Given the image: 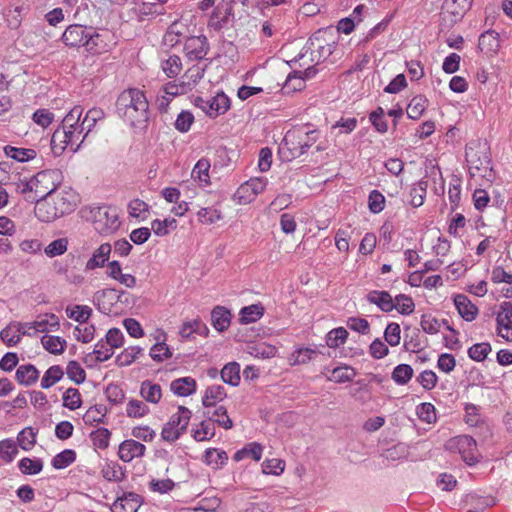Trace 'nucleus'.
Segmentation results:
<instances>
[{
    "label": "nucleus",
    "instance_id": "obj_1",
    "mask_svg": "<svg viewBox=\"0 0 512 512\" xmlns=\"http://www.w3.org/2000/svg\"><path fill=\"white\" fill-rule=\"evenodd\" d=\"M116 112L135 128H146L149 121V103L143 91L130 88L121 92L116 100Z\"/></svg>",
    "mask_w": 512,
    "mask_h": 512
},
{
    "label": "nucleus",
    "instance_id": "obj_2",
    "mask_svg": "<svg viewBox=\"0 0 512 512\" xmlns=\"http://www.w3.org/2000/svg\"><path fill=\"white\" fill-rule=\"evenodd\" d=\"M62 173L58 169H47L33 176L35 183V197L33 201H42L50 197L62 182Z\"/></svg>",
    "mask_w": 512,
    "mask_h": 512
},
{
    "label": "nucleus",
    "instance_id": "obj_3",
    "mask_svg": "<svg viewBox=\"0 0 512 512\" xmlns=\"http://www.w3.org/2000/svg\"><path fill=\"white\" fill-rule=\"evenodd\" d=\"M466 160L472 176L476 175V173L472 172L474 170L487 180H491L494 177L491 157L487 147L479 146L476 150L472 148L466 150Z\"/></svg>",
    "mask_w": 512,
    "mask_h": 512
},
{
    "label": "nucleus",
    "instance_id": "obj_4",
    "mask_svg": "<svg viewBox=\"0 0 512 512\" xmlns=\"http://www.w3.org/2000/svg\"><path fill=\"white\" fill-rule=\"evenodd\" d=\"M95 230L104 235L114 233L120 226L116 208L100 206L91 210Z\"/></svg>",
    "mask_w": 512,
    "mask_h": 512
},
{
    "label": "nucleus",
    "instance_id": "obj_5",
    "mask_svg": "<svg viewBox=\"0 0 512 512\" xmlns=\"http://www.w3.org/2000/svg\"><path fill=\"white\" fill-rule=\"evenodd\" d=\"M301 137L303 136L296 127L286 132L279 145V155L282 160L292 161L306 153L304 148H302Z\"/></svg>",
    "mask_w": 512,
    "mask_h": 512
},
{
    "label": "nucleus",
    "instance_id": "obj_6",
    "mask_svg": "<svg viewBox=\"0 0 512 512\" xmlns=\"http://www.w3.org/2000/svg\"><path fill=\"white\" fill-rule=\"evenodd\" d=\"M325 34L326 31L318 30L307 42L308 49L311 51V60L315 61L317 64L325 61L336 48L334 41L331 43L326 42L323 37Z\"/></svg>",
    "mask_w": 512,
    "mask_h": 512
},
{
    "label": "nucleus",
    "instance_id": "obj_7",
    "mask_svg": "<svg viewBox=\"0 0 512 512\" xmlns=\"http://www.w3.org/2000/svg\"><path fill=\"white\" fill-rule=\"evenodd\" d=\"M473 0H444L442 5L443 21L449 26L456 24L470 10Z\"/></svg>",
    "mask_w": 512,
    "mask_h": 512
},
{
    "label": "nucleus",
    "instance_id": "obj_8",
    "mask_svg": "<svg viewBox=\"0 0 512 512\" xmlns=\"http://www.w3.org/2000/svg\"><path fill=\"white\" fill-rule=\"evenodd\" d=\"M210 50L208 39L204 35L188 37L184 44L186 57L190 61H200Z\"/></svg>",
    "mask_w": 512,
    "mask_h": 512
},
{
    "label": "nucleus",
    "instance_id": "obj_9",
    "mask_svg": "<svg viewBox=\"0 0 512 512\" xmlns=\"http://www.w3.org/2000/svg\"><path fill=\"white\" fill-rule=\"evenodd\" d=\"M75 130H70L64 127L57 128L51 137V150L55 156H60L67 147L73 151L75 148L76 139Z\"/></svg>",
    "mask_w": 512,
    "mask_h": 512
},
{
    "label": "nucleus",
    "instance_id": "obj_10",
    "mask_svg": "<svg viewBox=\"0 0 512 512\" xmlns=\"http://www.w3.org/2000/svg\"><path fill=\"white\" fill-rule=\"evenodd\" d=\"M454 442L466 464L473 466L479 462L477 443L472 436L460 435L455 438Z\"/></svg>",
    "mask_w": 512,
    "mask_h": 512
},
{
    "label": "nucleus",
    "instance_id": "obj_11",
    "mask_svg": "<svg viewBox=\"0 0 512 512\" xmlns=\"http://www.w3.org/2000/svg\"><path fill=\"white\" fill-rule=\"evenodd\" d=\"M143 503V497L134 492H124L114 501L112 512H137Z\"/></svg>",
    "mask_w": 512,
    "mask_h": 512
},
{
    "label": "nucleus",
    "instance_id": "obj_12",
    "mask_svg": "<svg viewBox=\"0 0 512 512\" xmlns=\"http://www.w3.org/2000/svg\"><path fill=\"white\" fill-rule=\"evenodd\" d=\"M146 452V446L134 439H127L120 443L118 449L119 458L126 463L134 458L143 457Z\"/></svg>",
    "mask_w": 512,
    "mask_h": 512
},
{
    "label": "nucleus",
    "instance_id": "obj_13",
    "mask_svg": "<svg viewBox=\"0 0 512 512\" xmlns=\"http://www.w3.org/2000/svg\"><path fill=\"white\" fill-rule=\"evenodd\" d=\"M87 28L78 24L68 26L62 34V41L69 47L84 46V41L87 38Z\"/></svg>",
    "mask_w": 512,
    "mask_h": 512
},
{
    "label": "nucleus",
    "instance_id": "obj_14",
    "mask_svg": "<svg viewBox=\"0 0 512 512\" xmlns=\"http://www.w3.org/2000/svg\"><path fill=\"white\" fill-rule=\"evenodd\" d=\"M119 298L115 289H103L94 294L93 303L100 312L109 314L112 303L118 301Z\"/></svg>",
    "mask_w": 512,
    "mask_h": 512
},
{
    "label": "nucleus",
    "instance_id": "obj_15",
    "mask_svg": "<svg viewBox=\"0 0 512 512\" xmlns=\"http://www.w3.org/2000/svg\"><path fill=\"white\" fill-rule=\"evenodd\" d=\"M33 328L35 332L55 331L59 329V320L55 314H46V319L37 320L31 323L19 322L15 325L17 331L24 327Z\"/></svg>",
    "mask_w": 512,
    "mask_h": 512
},
{
    "label": "nucleus",
    "instance_id": "obj_16",
    "mask_svg": "<svg viewBox=\"0 0 512 512\" xmlns=\"http://www.w3.org/2000/svg\"><path fill=\"white\" fill-rule=\"evenodd\" d=\"M232 315L224 306H215L211 311V324L218 332L226 331L231 323Z\"/></svg>",
    "mask_w": 512,
    "mask_h": 512
},
{
    "label": "nucleus",
    "instance_id": "obj_17",
    "mask_svg": "<svg viewBox=\"0 0 512 512\" xmlns=\"http://www.w3.org/2000/svg\"><path fill=\"white\" fill-rule=\"evenodd\" d=\"M207 102L206 115L211 118L224 114L230 107V100L223 92H219L214 97L207 99Z\"/></svg>",
    "mask_w": 512,
    "mask_h": 512
},
{
    "label": "nucleus",
    "instance_id": "obj_18",
    "mask_svg": "<svg viewBox=\"0 0 512 512\" xmlns=\"http://www.w3.org/2000/svg\"><path fill=\"white\" fill-rule=\"evenodd\" d=\"M112 246L109 243L101 244L92 254L91 258L87 261L85 269L95 270L102 268L108 262Z\"/></svg>",
    "mask_w": 512,
    "mask_h": 512
},
{
    "label": "nucleus",
    "instance_id": "obj_19",
    "mask_svg": "<svg viewBox=\"0 0 512 512\" xmlns=\"http://www.w3.org/2000/svg\"><path fill=\"white\" fill-rule=\"evenodd\" d=\"M170 390L177 396L187 397L196 392L197 383L190 376L177 378L171 382Z\"/></svg>",
    "mask_w": 512,
    "mask_h": 512
},
{
    "label": "nucleus",
    "instance_id": "obj_20",
    "mask_svg": "<svg viewBox=\"0 0 512 512\" xmlns=\"http://www.w3.org/2000/svg\"><path fill=\"white\" fill-rule=\"evenodd\" d=\"M455 307L465 321H473L478 313L477 307L464 294H458L454 298Z\"/></svg>",
    "mask_w": 512,
    "mask_h": 512
},
{
    "label": "nucleus",
    "instance_id": "obj_21",
    "mask_svg": "<svg viewBox=\"0 0 512 512\" xmlns=\"http://www.w3.org/2000/svg\"><path fill=\"white\" fill-rule=\"evenodd\" d=\"M366 299L383 312H391L395 308L392 296L387 291L373 290L367 294Z\"/></svg>",
    "mask_w": 512,
    "mask_h": 512
},
{
    "label": "nucleus",
    "instance_id": "obj_22",
    "mask_svg": "<svg viewBox=\"0 0 512 512\" xmlns=\"http://www.w3.org/2000/svg\"><path fill=\"white\" fill-rule=\"evenodd\" d=\"M17 382L26 387L35 384L39 378V370L33 364L20 365L15 373Z\"/></svg>",
    "mask_w": 512,
    "mask_h": 512
},
{
    "label": "nucleus",
    "instance_id": "obj_23",
    "mask_svg": "<svg viewBox=\"0 0 512 512\" xmlns=\"http://www.w3.org/2000/svg\"><path fill=\"white\" fill-rule=\"evenodd\" d=\"M226 396L225 388L222 385L208 386L202 398V405L206 409L213 408L216 406L217 402H221Z\"/></svg>",
    "mask_w": 512,
    "mask_h": 512
},
{
    "label": "nucleus",
    "instance_id": "obj_24",
    "mask_svg": "<svg viewBox=\"0 0 512 512\" xmlns=\"http://www.w3.org/2000/svg\"><path fill=\"white\" fill-rule=\"evenodd\" d=\"M213 408V411L207 409L204 412V416L207 417L209 421L216 423L224 429H231L233 427V422L228 416L227 409L224 406H215Z\"/></svg>",
    "mask_w": 512,
    "mask_h": 512
},
{
    "label": "nucleus",
    "instance_id": "obj_25",
    "mask_svg": "<svg viewBox=\"0 0 512 512\" xmlns=\"http://www.w3.org/2000/svg\"><path fill=\"white\" fill-rule=\"evenodd\" d=\"M264 311L265 308L261 303L245 306L239 312V321L242 324L254 323L262 318Z\"/></svg>",
    "mask_w": 512,
    "mask_h": 512
},
{
    "label": "nucleus",
    "instance_id": "obj_26",
    "mask_svg": "<svg viewBox=\"0 0 512 512\" xmlns=\"http://www.w3.org/2000/svg\"><path fill=\"white\" fill-rule=\"evenodd\" d=\"M210 161L206 158H201L195 164L191 176L195 181H198L200 186L206 187L210 184Z\"/></svg>",
    "mask_w": 512,
    "mask_h": 512
},
{
    "label": "nucleus",
    "instance_id": "obj_27",
    "mask_svg": "<svg viewBox=\"0 0 512 512\" xmlns=\"http://www.w3.org/2000/svg\"><path fill=\"white\" fill-rule=\"evenodd\" d=\"M478 48L485 53L496 52L499 48V34L494 30H487L479 37Z\"/></svg>",
    "mask_w": 512,
    "mask_h": 512
},
{
    "label": "nucleus",
    "instance_id": "obj_28",
    "mask_svg": "<svg viewBox=\"0 0 512 512\" xmlns=\"http://www.w3.org/2000/svg\"><path fill=\"white\" fill-rule=\"evenodd\" d=\"M140 395L147 402L152 404H157L161 400L162 397V389L159 384L152 383L149 380H145L141 383L140 386Z\"/></svg>",
    "mask_w": 512,
    "mask_h": 512
},
{
    "label": "nucleus",
    "instance_id": "obj_29",
    "mask_svg": "<svg viewBox=\"0 0 512 512\" xmlns=\"http://www.w3.org/2000/svg\"><path fill=\"white\" fill-rule=\"evenodd\" d=\"M58 210L54 206V204H50L47 199L37 202L35 208V214L37 218L42 222H51L55 219L62 217L58 214Z\"/></svg>",
    "mask_w": 512,
    "mask_h": 512
},
{
    "label": "nucleus",
    "instance_id": "obj_30",
    "mask_svg": "<svg viewBox=\"0 0 512 512\" xmlns=\"http://www.w3.org/2000/svg\"><path fill=\"white\" fill-rule=\"evenodd\" d=\"M263 447L258 442H251L245 445L242 449L236 451L233 456L235 461H241L245 458H252L255 461H259L262 457Z\"/></svg>",
    "mask_w": 512,
    "mask_h": 512
},
{
    "label": "nucleus",
    "instance_id": "obj_31",
    "mask_svg": "<svg viewBox=\"0 0 512 512\" xmlns=\"http://www.w3.org/2000/svg\"><path fill=\"white\" fill-rule=\"evenodd\" d=\"M125 468L120 466L117 462H107L101 469L102 476L110 482H121L124 480Z\"/></svg>",
    "mask_w": 512,
    "mask_h": 512
},
{
    "label": "nucleus",
    "instance_id": "obj_32",
    "mask_svg": "<svg viewBox=\"0 0 512 512\" xmlns=\"http://www.w3.org/2000/svg\"><path fill=\"white\" fill-rule=\"evenodd\" d=\"M4 153L7 157H10L21 163L33 160L37 155L34 149L18 148L10 145L4 147Z\"/></svg>",
    "mask_w": 512,
    "mask_h": 512
},
{
    "label": "nucleus",
    "instance_id": "obj_33",
    "mask_svg": "<svg viewBox=\"0 0 512 512\" xmlns=\"http://www.w3.org/2000/svg\"><path fill=\"white\" fill-rule=\"evenodd\" d=\"M267 185V179L263 177H257V178H251L246 183L242 184L237 192L236 195L239 197V199L243 198L242 193H246L249 190H251L252 195L255 197L256 195L260 194L264 191L265 187Z\"/></svg>",
    "mask_w": 512,
    "mask_h": 512
},
{
    "label": "nucleus",
    "instance_id": "obj_34",
    "mask_svg": "<svg viewBox=\"0 0 512 512\" xmlns=\"http://www.w3.org/2000/svg\"><path fill=\"white\" fill-rule=\"evenodd\" d=\"M221 378L224 383L231 386H238L240 383V365L237 362L226 364L221 370Z\"/></svg>",
    "mask_w": 512,
    "mask_h": 512
},
{
    "label": "nucleus",
    "instance_id": "obj_35",
    "mask_svg": "<svg viewBox=\"0 0 512 512\" xmlns=\"http://www.w3.org/2000/svg\"><path fill=\"white\" fill-rule=\"evenodd\" d=\"M428 99L423 95L414 96L407 107V115L413 120L419 119L427 108Z\"/></svg>",
    "mask_w": 512,
    "mask_h": 512
},
{
    "label": "nucleus",
    "instance_id": "obj_36",
    "mask_svg": "<svg viewBox=\"0 0 512 512\" xmlns=\"http://www.w3.org/2000/svg\"><path fill=\"white\" fill-rule=\"evenodd\" d=\"M305 88V77L302 76V71H293L288 74L286 81L283 85L284 93H294L301 91Z\"/></svg>",
    "mask_w": 512,
    "mask_h": 512
},
{
    "label": "nucleus",
    "instance_id": "obj_37",
    "mask_svg": "<svg viewBox=\"0 0 512 512\" xmlns=\"http://www.w3.org/2000/svg\"><path fill=\"white\" fill-rule=\"evenodd\" d=\"M44 349L54 355L62 354L66 347V340L59 336L44 335L41 338Z\"/></svg>",
    "mask_w": 512,
    "mask_h": 512
},
{
    "label": "nucleus",
    "instance_id": "obj_38",
    "mask_svg": "<svg viewBox=\"0 0 512 512\" xmlns=\"http://www.w3.org/2000/svg\"><path fill=\"white\" fill-rule=\"evenodd\" d=\"M203 459L206 464L219 468L228 461V455L224 450L208 448L204 453Z\"/></svg>",
    "mask_w": 512,
    "mask_h": 512
},
{
    "label": "nucleus",
    "instance_id": "obj_39",
    "mask_svg": "<svg viewBox=\"0 0 512 512\" xmlns=\"http://www.w3.org/2000/svg\"><path fill=\"white\" fill-rule=\"evenodd\" d=\"M191 415L192 412L187 407L179 406L178 413L172 415L168 422L170 425L174 426L176 429L178 428L184 433L189 424Z\"/></svg>",
    "mask_w": 512,
    "mask_h": 512
},
{
    "label": "nucleus",
    "instance_id": "obj_40",
    "mask_svg": "<svg viewBox=\"0 0 512 512\" xmlns=\"http://www.w3.org/2000/svg\"><path fill=\"white\" fill-rule=\"evenodd\" d=\"M183 34L184 32L182 25L175 21L168 27L166 33L164 34L163 43L166 46L172 48L181 42Z\"/></svg>",
    "mask_w": 512,
    "mask_h": 512
},
{
    "label": "nucleus",
    "instance_id": "obj_41",
    "mask_svg": "<svg viewBox=\"0 0 512 512\" xmlns=\"http://www.w3.org/2000/svg\"><path fill=\"white\" fill-rule=\"evenodd\" d=\"M428 187L427 180L418 181L410 190V204L417 208L423 205Z\"/></svg>",
    "mask_w": 512,
    "mask_h": 512
},
{
    "label": "nucleus",
    "instance_id": "obj_42",
    "mask_svg": "<svg viewBox=\"0 0 512 512\" xmlns=\"http://www.w3.org/2000/svg\"><path fill=\"white\" fill-rule=\"evenodd\" d=\"M413 375L414 370L409 364H399L393 369L391 378L398 385H406Z\"/></svg>",
    "mask_w": 512,
    "mask_h": 512
},
{
    "label": "nucleus",
    "instance_id": "obj_43",
    "mask_svg": "<svg viewBox=\"0 0 512 512\" xmlns=\"http://www.w3.org/2000/svg\"><path fill=\"white\" fill-rule=\"evenodd\" d=\"M64 375V371L60 365H53L49 367L41 379V387L48 389L55 383L59 382Z\"/></svg>",
    "mask_w": 512,
    "mask_h": 512
},
{
    "label": "nucleus",
    "instance_id": "obj_44",
    "mask_svg": "<svg viewBox=\"0 0 512 512\" xmlns=\"http://www.w3.org/2000/svg\"><path fill=\"white\" fill-rule=\"evenodd\" d=\"M106 414L107 408L102 404H97L87 410L83 419L84 422L89 425H93L94 423H105Z\"/></svg>",
    "mask_w": 512,
    "mask_h": 512
},
{
    "label": "nucleus",
    "instance_id": "obj_45",
    "mask_svg": "<svg viewBox=\"0 0 512 512\" xmlns=\"http://www.w3.org/2000/svg\"><path fill=\"white\" fill-rule=\"evenodd\" d=\"M18 468L25 475H35L42 471L43 461L24 457L18 462Z\"/></svg>",
    "mask_w": 512,
    "mask_h": 512
},
{
    "label": "nucleus",
    "instance_id": "obj_46",
    "mask_svg": "<svg viewBox=\"0 0 512 512\" xmlns=\"http://www.w3.org/2000/svg\"><path fill=\"white\" fill-rule=\"evenodd\" d=\"M76 460V452L72 449H65L55 455L51 461L52 466L57 469H64Z\"/></svg>",
    "mask_w": 512,
    "mask_h": 512
},
{
    "label": "nucleus",
    "instance_id": "obj_47",
    "mask_svg": "<svg viewBox=\"0 0 512 512\" xmlns=\"http://www.w3.org/2000/svg\"><path fill=\"white\" fill-rule=\"evenodd\" d=\"M105 117V113L101 108H91L87 111L83 123L84 127H87V132H85V135L82 137V140H84L87 135L93 130L96 123L100 120H103Z\"/></svg>",
    "mask_w": 512,
    "mask_h": 512
},
{
    "label": "nucleus",
    "instance_id": "obj_48",
    "mask_svg": "<svg viewBox=\"0 0 512 512\" xmlns=\"http://www.w3.org/2000/svg\"><path fill=\"white\" fill-rule=\"evenodd\" d=\"M150 412L149 407L140 400L131 399L126 406V415L129 418H142Z\"/></svg>",
    "mask_w": 512,
    "mask_h": 512
},
{
    "label": "nucleus",
    "instance_id": "obj_49",
    "mask_svg": "<svg viewBox=\"0 0 512 512\" xmlns=\"http://www.w3.org/2000/svg\"><path fill=\"white\" fill-rule=\"evenodd\" d=\"M143 352V349L139 346H130L124 349L115 359V363L119 367L130 365L139 354Z\"/></svg>",
    "mask_w": 512,
    "mask_h": 512
},
{
    "label": "nucleus",
    "instance_id": "obj_50",
    "mask_svg": "<svg viewBox=\"0 0 512 512\" xmlns=\"http://www.w3.org/2000/svg\"><path fill=\"white\" fill-rule=\"evenodd\" d=\"M18 454L17 442L13 439H5L0 441V458L9 463L14 460Z\"/></svg>",
    "mask_w": 512,
    "mask_h": 512
},
{
    "label": "nucleus",
    "instance_id": "obj_51",
    "mask_svg": "<svg viewBox=\"0 0 512 512\" xmlns=\"http://www.w3.org/2000/svg\"><path fill=\"white\" fill-rule=\"evenodd\" d=\"M82 405L81 394L76 388H68L63 394V406L69 410H76Z\"/></svg>",
    "mask_w": 512,
    "mask_h": 512
},
{
    "label": "nucleus",
    "instance_id": "obj_52",
    "mask_svg": "<svg viewBox=\"0 0 512 512\" xmlns=\"http://www.w3.org/2000/svg\"><path fill=\"white\" fill-rule=\"evenodd\" d=\"M348 337V332L343 327L332 329L326 335V344L330 348H337L344 344Z\"/></svg>",
    "mask_w": 512,
    "mask_h": 512
},
{
    "label": "nucleus",
    "instance_id": "obj_53",
    "mask_svg": "<svg viewBox=\"0 0 512 512\" xmlns=\"http://www.w3.org/2000/svg\"><path fill=\"white\" fill-rule=\"evenodd\" d=\"M113 354L114 351L101 339L95 344L93 352L87 355V359L95 355V362H104L109 360Z\"/></svg>",
    "mask_w": 512,
    "mask_h": 512
},
{
    "label": "nucleus",
    "instance_id": "obj_54",
    "mask_svg": "<svg viewBox=\"0 0 512 512\" xmlns=\"http://www.w3.org/2000/svg\"><path fill=\"white\" fill-rule=\"evenodd\" d=\"M492 351V347L487 342L476 343L468 349V356L477 362H482Z\"/></svg>",
    "mask_w": 512,
    "mask_h": 512
},
{
    "label": "nucleus",
    "instance_id": "obj_55",
    "mask_svg": "<svg viewBox=\"0 0 512 512\" xmlns=\"http://www.w3.org/2000/svg\"><path fill=\"white\" fill-rule=\"evenodd\" d=\"M162 70L169 78L176 77L182 70V62L179 56L172 55L162 62Z\"/></svg>",
    "mask_w": 512,
    "mask_h": 512
},
{
    "label": "nucleus",
    "instance_id": "obj_56",
    "mask_svg": "<svg viewBox=\"0 0 512 512\" xmlns=\"http://www.w3.org/2000/svg\"><path fill=\"white\" fill-rule=\"evenodd\" d=\"M111 432L107 428H98L90 433L93 445L98 449H106L109 446Z\"/></svg>",
    "mask_w": 512,
    "mask_h": 512
},
{
    "label": "nucleus",
    "instance_id": "obj_57",
    "mask_svg": "<svg viewBox=\"0 0 512 512\" xmlns=\"http://www.w3.org/2000/svg\"><path fill=\"white\" fill-rule=\"evenodd\" d=\"M72 196L70 193L65 195L59 194L53 199V204L61 216L69 214L74 210L75 204L70 199Z\"/></svg>",
    "mask_w": 512,
    "mask_h": 512
},
{
    "label": "nucleus",
    "instance_id": "obj_58",
    "mask_svg": "<svg viewBox=\"0 0 512 512\" xmlns=\"http://www.w3.org/2000/svg\"><path fill=\"white\" fill-rule=\"evenodd\" d=\"M18 445L25 451H29L36 443V433L31 427L24 428L17 436Z\"/></svg>",
    "mask_w": 512,
    "mask_h": 512
},
{
    "label": "nucleus",
    "instance_id": "obj_59",
    "mask_svg": "<svg viewBox=\"0 0 512 512\" xmlns=\"http://www.w3.org/2000/svg\"><path fill=\"white\" fill-rule=\"evenodd\" d=\"M66 374L68 378L71 381L75 382L77 385L82 384L86 379L85 370L80 366V364L77 361L74 360L68 362Z\"/></svg>",
    "mask_w": 512,
    "mask_h": 512
},
{
    "label": "nucleus",
    "instance_id": "obj_60",
    "mask_svg": "<svg viewBox=\"0 0 512 512\" xmlns=\"http://www.w3.org/2000/svg\"><path fill=\"white\" fill-rule=\"evenodd\" d=\"M68 247V239L67 238H58L56 240H53L50 244H48L44 252L45 254L50 257H56L64 254L67 251Z\"/></svg>",
    "mask_w": 512,
    "mask_h": 512
},
{
    "label": "nucleus",
    "instance_id": "obj_61",
    "mask_svg": "<svg viewBox=\"0 0 512 512\" xmlns=\"http://www.w3.org/2000/svg\"><path fill=\"white\" fill-rule=\"evenodd\" d=\"M395 308L402 315H410L415 309L413 299L406 294H399L395 297Z\"/></svg>",
    "mask_w": 512,
    "mask_h": 512
},
{
    "label": "nucleus",
    "instance_id": "obj_62",
    "mask_svg": "<svg viewBox=\"0 0 512 512\" xmlns=\"http://www.w3.org/2000/svg\"><path fill=\"white\" fill-rule=\"evenodd\" d=\"M215 436V428L208 421H201L199 428L194 430L193 438L200 442L210 440Z\"/></svg>",
    "mask_w": 512,
    "mask_h": 512
},
{
    "label": "nucleus",
    "instance_id": "obj_63",
    "mask_svg": "<svg viewBox=\"0 0 512 512\" xmlns=\"http://www.w3.org/2000/svg\"><path fill=\"white\" fill-rule=\"evenodd\" d=\"M401 329L400 325L395 322H391L387 325L384 331L385 341L392 347L399 345L401 340Z\"/></svg>",
    "mask_w": 512,
    "mask_h": 512
},
{
    "label": "nucleus",
    "instance_id": "obj_64",
    "mask_svg": "<svg viewBox=\"0 0 512 512\" xmlns=\"http://www.w3.org/2000/svg\"><path fill=\"white\" fill-rule=\"evenodd\" d=\"M150 357L156 362H162L172 356V352L164 342L154 344L149 353Z\"/></svg>",
    "mask_w": 512,
    "mask_h": 512
}]
</instances>
